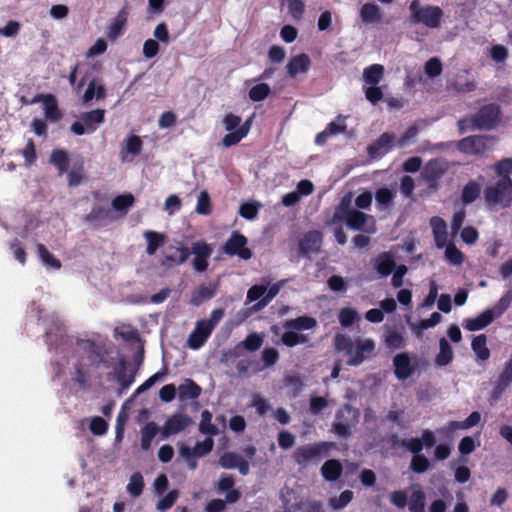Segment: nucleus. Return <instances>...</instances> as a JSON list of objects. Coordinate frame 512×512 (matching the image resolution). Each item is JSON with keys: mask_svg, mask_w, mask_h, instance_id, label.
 Returning <instances> with one entry per match:
<instances>
[{"mask_svg": "<svg viewBox=\"0 0 512 512\" xmlns=\"http://www.w3.org/2000/svg\"><path fill=\"white\" fill-rule=\"evenodd\" d=\"M137 369H128L127 361L124 357L118 359V365L112 372L107 374V379H115L119 384L120 393L126 391L134 383Z\"/></svg>", "mask_w": 512, "mask_h": 512, "instance_id": "4468645a", "label": "nucleus"}, {"mask_svg": "<svg viewBox=\"0 0 512 512\" xmlns=\"http://www.w3.org/2000/svg\"><path fill=\"white\" fill-rule=\"evenodd\" d=\"M219 465L224 469L237 468L241 475L249 474L250 466L247 460L234 452H225L219 458Z\"/></svg>", "mask_w": 512, "mask_h": 512, "instance_id": "aec40b11", "label": "nucleus"}, {"mask_svg": "<svg viewBox=\"0 0 512 512\" xmlns=\"http://www.w3.org/2000/svg\"><path fill=\"white\" fill-rule=\"evenodd\" d=\"M211 326L206 324L203 320L197 322L195 329L188 337V346L197 350L201 348L212 333Z\"/></svg>", "mask_w": 512, "mask_h": 512, "instance_id": "412c9836", "label": "nucleus"}, {"mask_svg": "<svg viewBox=\"0 0 512 512\" xmlns=\"http://www.w3.org/2000/svg\"><path fill=\"white\" fill-rule=\"evenodd\" d=\"M481 420V414L473 411L464 421H451L448 424V430L454 432L459 429H468L477 425Z\"/></svg>", "mask_w": 512, "mask_h": 512, "instance_id": "4c0bfd02", "label": "nucleus"}, {"mask_svg": "<svg viewBox=\"0 0 512 512\" xmlns=\"http://www.w3.org/2000/svg\"><path fill=\"white\" fill-rule=\"evenodd\" d=\"M288 10L293 19L300 20L305 11V4L302 0H287Z\"/></svg>", "mask_w": 512, "mask_h": 512, "instance_id": "69168bd1", "label": "nucleus"}, {"mask_svg": "<svg viewBox=\"0 0 512 512\" xmlns=\"http://www.w3.org/2000/svg\"><path fill=\"white\" fill-rule=\"evenodd\" d=\"M247 238L238 231H233L229 239L222 248V252L229 256H251V251L247 247Z\"/></svg>", "mask_w": 512, "mask_h": 512, "instance_id": "f3484780", "label": "nucleus"}, {"mask_svg": "<svg viewBox=\"0 0 512 512\" xmlns=\"http://www.w3.org/2000/svg\"><path fill=\"white\" fill-rule=\"evenodd\" d=\"M371 203L372 193L363 192L356 197L355 205L357 208H354L352 206V195L349 193L341 198L328 224L344 223L351 230L374 234L377 230L374 216L359 210L368 209Z\"/></svg>", "mask_w": 512, "mask_h": 512, "instance_id": "f257e3e1", "label": "nucleus"}, {"mask_svg": "<svg viewBox=\"0 0 512 512\" xmlns=\"http://www.w3.org/2000/svg\"><path fill=\"white\" fill-rule=\"evenodd\" d=\"M196 212L201 215H209L211 213V201L207 191H202L197 199Z\"/></svg>", "mask_w": 512, "mask_h": 512, "instance_id": "6e6d98bb", "label": "nucleus"}, {"mask_svg": "<svg viewBox=\"0 0 512 512\" xmlns=\"http://www.w3.org/2000/svg\"><path fill=\"white\" fill-rule=\"evenodd\" d=\"M106 96V89L99 79H93L89 82L85 93L82 96L83 104H89L94 98L96 100L104 99Z\"/></svg>", "mask_w": 512, "mask_h": 512, "instance_id": "393cba45", "label": "nucleus"}, {"mask_svg": "<svg viewBox=\"0 0 512 512\" xmlns=\"http://www.w3.org/2000/svg\"><path fill=\"white\" fill-rule=\"evenodd\" d=\"M142 140L140 137L136 135H130L125 139V146L120 152V157L122 162H125L127 160V157L129 155L131 156H137L140 154L142 150Z\"/></svg>", "mask_w": 512, "mask_h": 512, "instance_id": "c85d7f7f", "label": "nucleus"}, {"mask_svg": "<svg viewBox=\"0 0 512 512\" xmlns=\"http://www.w3.org/2000/svg\"><path fill=\"white\" fill-rule=\"evenodd\" d=\"M512 384V355L505 362L502 372L499 374L495 385L491 391V399L493 401H498L503 393L510 387Z\"/></svg>", "mask_w": 512, "mask_h": 512, "instance_id": "a211bd4d", "label": "nucleus"}, {"mask_svg": "<svg viewBox=\"0 0 512 512\" xmlns=\"http://www.w3.org/2000/svg\"><path fill=\"white\" fill-rule=\"evenodd\" d=\"M501 120L500 106L494 103L484 105L476 114L459 121V128L464 132L467 128L472 130H491Z\"/></svg>", "mask_w": 512, "mask_h": 512, "instance_id": "20e7f679", "label": "nucleus"}, {"mask_svg": "<svg viewBox=\"0 0 512 512\" xmlns=\"http://www.w3.org/2000/svg\"><path fill=\"white\" fill-rule=\"evenodd\" d=\"M78 346L82 351L77 362L74 364L72 380L82 389L90 386L89 367L98 368L100 365L109 367L108 361L104 358L102 347L93 340H79Z\"/></svg>", "mask_w": 512, "mask_h": 512, "instance_id": "f03ea898", "label": "nucleus"}, {"mask_svg": "<svg viewBox=\"0 0 512 512\" xmlns=\"http://www.w3.org/2000/svg\"><path fill=\"white\" fill-rule=\"evenodd\" d=\"M425 74L430 78H435L442 73V63L439 58H430L424 65Z\"/></svg>", "mask_w": 512, "mask_h": 512, "instance_id": "4d7b16f0", "label": "nucleus"}, {"mask_svg": "<svg viewBox=\"0 0 512 512\" xmlns=\"http://www.w3.org/2000/svg\"><path fill=\"white\" fill-rule=\"evenodd\" d=\"M179 497V491L177 489L170 490L166 496L160 499L157 503V509L161 512H165L170 509Z\"/></svg>", "mask_w": 512, "mask_h": 512, "instance_id": "864d4df0", "label": "nucleus"}, {"mask_svg": "<svg viewBox=\"0 0 512 512\" xmlns=\"http://www.w3.org/2000/svg\"><path fill=\"white\" fill-rule=\"evenodd\" d=\"M496 174L501 178H510L512 173V157L497 162L494 166Z\"/></svg>", "mask_w": 512, "mask_h": 512, "instance_id": "e2e57ef3", "label": "nucleus"}, {"mask_svg": "<svg viewBox=\"0 0 512 512\" xmlns=\"http://www.w3.org/2000/svg\"><path fill=\"white\" fill-rule=\"evenodd\" d=\"M384 71V66L381 64H373L363 70L362 79L365 97L372 104L378 103L383 98L382 88L378 84L384 77Z\"/></svg>", "mask_w": 512, "mask_h": 512, "instance_id": "6e6552de", "label": "nucleus"}, {"mask_svg": "<svg viewBox=\"0 0 512 512\" xmlns=\"http://www.w3.org/2000/svg\"><path fill=\"white\" fill-rule=\"evenodd\" d=\"M430 226L438 248H445L444 256H462L461 252L452 244L448 243L446 222L438 216L430 219Z\"/></svg>", "mask_w": 512, "mask_h": 512, "instance_id": "ddd939ff", "label": "nucleus"}, {"mask_svg": "<svg viewBox=\"0 0 512 512\" xmlns=\"http://www.w3.org/2000/svg\"><path fill=\"white\" fill-rule=\"evenodd\" d=\"M199 431L206 435H217L218 428L212 424V414L209 410H204L201 413V421L199 424Z\"/></svg>", "mask_w": 512, "mask_h": 512, "instance_id": "37998d69", "label": "nucleus"}, {"mask_svg": "<svg viewBox=\"0 0 512 512\" xmlns=\"http://www.w3.org/2000/svg\"><path fill=\"white\" fill-rule=\"evenodd\" d=\"M343 467L339 460L330 459L324 462L321 467V474L327 481H336L342 474Z\"/></svg>", "mask_w": 512, "mask_h": 512, "instance_id": "7c9ffc66", "label": "nucleus"}, {"mask_svg": "<svg viewBox=\"0 0 512 512\" xmlns=\"http://www.w3.org/2000/svg\"><path fill=\"white\" fill-rule=\"evenodd\" d=\"M263 343V338L256 332L250 333L237 347L242 346L246 350L253 352L258 350Z\"/></svg>", "mask_w": 512, "mask_h": 512, "instance_id": "8fccbe9b", "label": "nucleus"}, {"mask_svg": "<svg viewBox=\"0 0 512 512\" xmlns=\"http://www.w3.org/2000/svg\"><path fill=\"white\" fill-rule=\"evenodd\" d=\"M41 102L43 105V114L46 121L56 123L62 118V112L58 107L57 99L52 94H37L31 103Z\"/></svg>", "mask_w": 512, "mask_h": 512, "instance_id": "2eb2a0df", "label": "nucleus"}, {"mask_svg": "<svg viewBox=\"0 0 512 512\" xmlns=\"http://www.w3.org/2000/svg\"><path fill=\"white\" fill-rule=\"evenodd\" d=\"M180 456L186 461L187 466L190 470H195L198 466L197 459L199 458L191 447L182 445L179 448Z\"/></svg>", "mask_w": 512, "mask_h": 512, "instance_id": "603ef678", "label": "nucleus"}, {"mask_svg": "<svg viewBox=\"0 0 512 512\" xmlns=\"http://www.w3.org/2000/svg\"><path fill=\"white\" fill-rule=\"evenodd\" d=\"M322 243V234L318 231H310L305 234L300 243L301 251L307 253H317Z\"/></svg>", "mask_w": 512, "mask_h": 512, "instance_id": "bb28decb", "label": "nucleus"}, {"mask_svg": "<svg viewBox=\"0 0 512 512\" xmlns=\"http://www.w3.org/2000/svg\"><path fill=\"white\" fill-rule=\"evenodd\" d=\"M379 259H380V261H378L375 265L377 272L381 276H388V275L392 274V272L394 271L395 266H396V263H395L396 258H379Z\"/></svg>", "mask_w": 512, "mask_h": 512, "instance_id": "13d9d810", "label": "nucleus"}, {"mask_svg": "<svg viewBox=\"0 0 512 512\" xmlns=\"http://www.w3.org/2000/svg\"><path fill=\"white\" fill-rule=\"evenodd\" d=\"M410 21L414 24H423L429 28H438L441 24L443 11L438 6H421L418 0L409 5Z\"/></svg>", "mask_w": 512, "mask_h": 512, "instance_id": "1a4fd4ad", "label": "nucleus"}, {"mask_svg": "<svg viewBox=\"0 0 512 512\" xmlns=\"http://www.w3.org/2000/svg\"><path fill=\"white\" fill-rule=\"evenodd\" d=\"M395 137L390 133H383L378 140L368 147L371 157H378L386 154L394 146Z\"/></svg>", "mask_w": 512, "mask_h": 512, "instance_id": "5701e85b", "label": "nucleus"}, {"mask_svg": "<svg viewBox=\"0 0 512 512\" xmlns=\"http://www.w3.org/2000/svg\"><path fill=\"white\" fill-rule=\"evenodd\" d=\"M192 419L186 414L175 413L170 416L161 428V435L163 439L168 438L171 435L178 434L184 431L187 427L192 424Z\"/></svg>", "mask_w": 512, "mask_h": 512, "instance_id": "dca6fc26", "label": "nucleus"}, {"mask_svg": "<svg viewBox=\"0 0 512 512\" xmlns=\"http://www.w3.org/2000/svg\"><path fill=\"white\" fill-rule=\"evenodd\" d=\"M143 236L147 242L146 252L153 255L159 247H162L166 242V236L156 231H145Z\"/></svg>", "mask_w": 512, "mask_h": 512, "instance_id": "72a5a7b5", "label": "nucleus"}, {"mask_svg": "<svg viewBox=\"0 0 512 512\" xmlns=\"http://www.w3.org/2000/svg\"><path fill=\"white\" fill-rule=\"evenodd\" d=\"M50 163L53 164L63 174L67 171L69 166V157L65 150L55 149L52 151L50 156Z\"/></svg>", "mask_w": 512, "mask_h": 512, "instance_id": "ea45409f", "label": "nucleus"}, {"mask_svg": "<svg viewBox=\"0 0 512 512\" xmlns=\"http://www.w3.org/2000/svg\"><path fill=\"white\" fill-rule=\"evenodd\" d=\"M270 86L266 83H260L253 86L249 91V97L251 100L259 102L264 100L270 94Z\"/></svg>", "mask_w": 512, "mask_h": 512, "instance_id": "3c124183", "label": "nucleus"}, {"mask_svg": "<svg viewBox=\"0 0 512 512\" xmlns=\"http://www.w3.org/2000/svg\"><path fill=\"white\" fill-rule=\"evenodd\" d=\"M316 325V319L310 316H299L294 319L286 320L283 323V327L287 329V331L281 336L282 344L287 347H294L306 343L308 337L304 334L297 333V331L310 330Z\"/></svg>", "mask_w": 512, "mask_h": 512, "instance_id": "423d86ee", "label": "nucleus"}, {"mask_svg": "<svg viewBox=\"0 0 512 512\" xmlns=\"http://www.w3.org/2000/svg\"><path fill=\"white\" fill-rule=\"evenodd\" d=\"M161 433V429L154 421L146 423L140 430L141 440L140 446L144 451H148L151 448L152 441L158 433Z\"/></svg>", "mask_w": 512, "mask_h": 512, "instance_id": "cd10ccee", "label": "nucleus"}, {"mask_svg": "<svg viewBox=\"0 0 512 512\" xmlns=\"http://www.w3.org/2000/svg\"><path fill=\"white\" fill-rule=\"evenodd\" d=\"M484 199L490 209L509 207L512 204L511 178H500L494 185L486 187Z\"/></svg>", "mask_w": 512, "mask_h": 512, "instance_id": "0eeeda50", "label": "nucleus"}, {"mask_svg": "<svg viewBox=\"0 0 512 512\" xmlns=\"http://www.w3.org/2000/svg\"><path fill=\"white\" fill-rule=\"evenodd\" d=\"M134 204V197L131 194L119 195L112 201V207L116 211L126 213Z\"/></svg>", "mask_w": 512, "mask_h": 512, "instance_id": "09e8293b", "label": "nucleus"}, {"mask_svg": "<svg viewBox=\"0 0 512 512\" xmlns=\"http://www.w3.org/2000/svg\"><path fill=\"white\" fill-rule=\"evenodd\" d=\"M214 289L201 285L196 293L193 294L191 303L195 306L200 305L204 300L214 297Z\"/></svg>", "mask_w": 512, "mask_h": 512, "instance_id": "5fc2aeb1", "label": "nucleus"}, {"mask_svg": "<svg viewBox=\"0 0 512 512\" xmlns=\"http://www.w3.org/2000/svg\"><path fill=\"white\" fill-rule=\"evenodd\" d=\"M481 186L476 181H469L462 190L461 200L464 205L474 202L480 195Z\"/></svg>", "mask_w": 512, "mask_h": 512, "instance_id": "a19ab883", "label": "nucleus"}, {"mask_svg": "<svg viewBox=\"0 0 512 512\" xmlns=\"http://www.w3.org/2000/svg\"><path fill=\"white\" fill-rule=\"evenodd\" d=\"M512 304V285L511 288L497 301L491 310H494L495 317H500Z\"/></svg>", "mask_w": 512, "mask_h": 512, "instance_id": "de8ad7c7", "label": "nucleus"}, {"mask_svg": "<svg viewBox=\"0 0 512 512\" xmlns=\"http://www.w3.org/2000/svg\"><path fill=\"white\" fill-rule=\"evenodd\" d=\"M261 359L265 367H271L277 363L279 359V353L275 348H264L261 353Z\"/></svg>", "mask_w": 512, "mask_h": 512, "instance_id": "338daca9", "label": "nucleus"}, {"mask_svg": "<svg viewBox=\"0 0 512 512\" xmlns=\"http://www.w3.org/2000/svg\"><path fill=\"white\" fill-rule=\"evenodd\" d=\"M410 512H425V496L421 491H415L412 494L409 504Z\"/></svg>", "mask_w": 512, "mask_h": 512, "instance_id": "052dcab7", "label": "nucleus"}, {"mask_svg": "<svg viewBox=\"0 0 512 512\" xmlns=\"http://www.w3.org/2000/svg\"><path fill=\"white\" fill-rule=\"evenodd\" d=\"M396 193L386 187L378 189L375 193V201L379 209L384 210L393 204Z\"/></svg>", "mask_w": 512, "mask_h": 512, "instance_id": "58836bf2", "label": "nucleus"}, {"mask_svg": "<svg viewBox=\"0 0 512 512\" xmlns=\"http://www.w3.org/2000/svg\"><path fill=\"white\" fill-rule=\"evenodd\" d=\"M333 447L334 443L325 441L301 445L294 450L292 458L297 465L306 468L328 457Z\"/></svg>", "mask_w": 512, "mask_h": 512, "instance_id": "39448f33", "label": "nucleus"}, {"mask_svg": "<svg viewBox=\"0 0 512 512\" xmlns=\"http://www.w3.org/2000/svg\"><path fill=\"white\" fill-rule=\"evenodd\" d=\"M246 136H247V128L239 127L235 131H230V133L226 134L222 139V144L224 147L228 148V147L238 144Z\"/></svg>", "mask_w": 512, "mask_h": 512, "instance_id": "c03bdc74", "label": "nucleus"}, {"mask_svg": "<svg viewBox=\"0 0 512 512\" xmlns=\"http://www.w3.org/2000/svg\"><path fill=\"white\" fill-rule=\"evenodd\" d=\"M309 404L310 412L317 415L328 406V400L322 396H311Z\"/></svg>", "mask_w": 512, "mask_h": 512, "instance_id": "774afa93", "label": "nucleus"}, {"mask_svg": "<svg viewBox=\"0 0 512 512\" xmlns=\"http://www.w3.org/2000/svg\"><path fill=\"white\" fill-rule=\"evenodd\" d=\"M105 110L95 109L84 112L80 116V121H75L71 125V131L75 135H83L85 133H92L104 122Z\"/></svg>", "mask_w": 512, "mask_h": 512, "instance_id": "f8f14e48", "label": "nucleus"}, {"mask_svg": "<svg viewBox=\"0 0 512 512\" xmlns=\"http://www.w3.org/2000/svg\"><path fill=\"white\" fill-rule=\"evenodd\" d=\"M453 349L445 338L439 340V352L435 357V364L439 367L449 365L453 360Z\"/></svg>", "mask_w": 512, "mask_h": 512, "instance_id": "473e14b6", "label": "nucleus"}, {"mask_svg": "<svg viewBox=\"0 0 512 512\" xmlns=\"http://www.w3.org/2000/svg\"><path fill=\"white\" fill-rule=\"evenodd\" d=\"M89 428L93 435L101 436L107 432L108 423L102 417L96 416L91 419Z\"/></svg>", "mask_w": 512, "mask_h": 512, "instance_id": "680f3d73", "label": "nucleus"}, {"mask_svg": "<svg viewBox=\"0 0 512 512\" xmlns=\"http://www.w3.org/2000/svg\"><path fill=\"white\" fill-rule=\"evenodd\" d=\"M128 13L125 9H121L117 16L113 19L108 27L107 36L111 40L117 39L123 32L127 22Z\"/></svg>", "mask_w": 512, "mask_h": 512, "instance_id": "2f4dec72", "label": "nucleus"}, {"mask_svg": "<svg viewBox=\"0 0 512 512\" xmlns=\"http://www.w3.org/2000/svg\"><path fill=\"white\" fill-rule=\"evenodd\" d=\"M201 387L192 379H186L178 387V397L181 401L194 400L201 395Z\"/></svg>", "mask_w": 512, "mask_h": 512, "instance_id": "a878e982", "label": "nucleus"}, {"mask_svg": "<svg viewBox=\"0 0 512 512\" xmlns=\"http://www.w3.org/2000/svg\"><path fill=\"white\" fill-rule=\"evenodd\" d=\"M394 375L398 380H406L416 371L408 352H401L393 357Z\"/></svg>", "mask_w": 512, "mask_h": 512, "instance_id": "6ab92c4d", "label": "nucleus"}, {"mask_svg": "<svg viewBox=\"0 0 512 512\" xmlns=\"http://www.w3.org/2000/svg\"><path fill=\"white\" fill-rule=\"evenodd\" d=\"M495 319L494 310H485L475 318H467L463 322V327L468 331L482 330L490 325Z\"/></svg>", "mask_w": 512, "mask_h": 512, "instance_id": "4be33fe9", "label": "nucleus"}, {"mask_svg": "<svg viewBox=\"0 0 512 512\" xmlns=\"http://www.w3.org/2000/svg\"><path fill=\"white\" fill-rule=\"evenodd\" d=\"M430 468V461L424 454L413 455L410 469L417 474H422Z\"/></svg>", "mask_w": 512, "mask_h": 512, "instance_id": "a18cd8bd", "label": "nucleus"}, {"mask_svg": "<svg viewBox=\"0 0 512 512\" xmlns=\"http://www.w3.org/2000/svg\"><path fill=\"white\" fill-rule=\"evenodd\" d=\"M353 499V492L351 490H345L340 493L337 498L331 499V506L335 509H342L347 506Z\"/></svg>", "mask_w": 512, "mask_h": 512, "instance_id": "0e129e2a", "label": "nucleus"}, {"mask_svg": "<svg viewBox=\"0 0 512 512\" xmlns=\"http://www.w3.org/2000/svg\"><path fill=\"white\" fill-rule=\"evenodd\" d=\"M311 65L309 56L305 53L292 57L286 65L287 73L290 77H295L300 73H306Z\"/></svg>", "mask_w": 512, "mask_h": 512, "instance_id": "b1692460", "label": "nucleus"}, {"mask_svg": "<svg viewBox=\"0 0 512 512\" xmlns=\"http://www.w3.org/2000/svg\"><path fill=\"white\" fill-rule=\"evenodd\" d=\"M445 172V168L442 163L438 160L429 161L422 171V177L428 181H436L442 177Z\"/></svg>", "mask_w": 512, "mask_h": 512, "instance_id": "e433bc0d", "label": "nucleus"}, {"mask_svg": "<svg viewBox=\"0 0 512 512\" xmlns=\"http://www.w3.org/2000/svg\"><path fill=\"white\" fill-rule=\"evenodd\" d=\"M335 349L348 356L347 364L358 366L375 352L376 344L371 338H358L353 341L349 336L337 334L334 338Z\"/></svg>", "mask_w": 512, "mask_h": 512, "instance_id": "7ed1b4c3", "label": "nucleus"}, {"mask_svg": "<svg viewBox=\"0 0 512 512\" xmlns=\"http://www.w3.org/2000/svg\"><path fill=\"white\" fill-rule=\"evenodd\" d=\"M144 486L142 474L140 472H134L129 479L126 489L131 496L139 497L143 493Z\"/></svg>", "mask_w": 512, "mask_h": 512, "instance_id": "79ce46f5", "label": "nucleus"}, {"mask_svg": "<svg viewBox=\"0 0 512 512\" xmlns=\"http://www.w3.org/2000/svg\"><path fill=\"white\" fill-rule=\"evenodd\" d=\"M359 318L357 311L353 308H342L338 315L339 323L342 327H350Z\"/></svg>", "mask_w": 512, "mask_h": 512, "instance_id": "49530a36", "label": "nucleus"}, {"mask_svg": "<svg viewBox=\"0 0 512 512\" xmlns=\"http://www.w3.org/2000/svg\"><path fill=\"white\" fill-rule=\"evenodd\" d=\"M471 348L478 360L487 361L490 357V350L487 347V337L485 334L475 336L471 343Z\"/></svg>", "mask_w": 512, "mask_h": 512, "instance_id": "f704fd0d", "label": "nucleus"}, {"mask_svg": "<svg viewBox=\"0 0 512 512\" xmlns=\"http://www.w3.org/2000/svg\"><path fill=\"white\" fill-rule=\"evenodd\" d=\"M496 138L489 135H473L463 138L457 143L460 152L471 155H480L492 149Z\"/></svg>", "mask_w": 512, "mask_h": 512, "instance_id": "9d476101", "label": "nucleus"}, {"mask_svg": "<svg viewBox=\"0 0 512 512\" xmlns=\"http://www.w3.org/2000/svg\"><path fill=\"white\" fill-rule=\"evenodd\" d=\"M357 420L358 411L350 404H345L336 412L332 430L336 435L346 438L351 435V428Z\"/></svg>", "mask_w": 512, "mask_h": 512, "instance_id": "9b49d317", "label": "nucleus"}, {"mask_svg": "<svg viewBox=\"0 0 512 512\" xmlns=\"http://www.w3.org/2000/svg\"><path fill=\"white\" fill-rule=\"evenodd\" d=\"M384 343L389 349H401L405 347V339L401 332L387 327L384 331Z\"/></svg>", "mask_w": 512, "mask_h": 512, "instance_id": "c9c22d12", "label": "nucleus"}, {"mask_svg": "<svg viewBox=\"0 0 512 512\" xmlns=\"http://www.w3.org/2000/svg\"><path fill=\"white\" fill-rule=\"evenodd\" d=\"M360 18L365 24H374L381 21V9L374 3H366L360 9Z\"/></svg>", "mask_w": 512, "mask_h": 512, "instance_id": "c756f323", "label": "nucleus"}, {"mask_svg": "<svg viewBox=\"0 0 512 512\" xmlns=\"http://www.w3.org/2000/svg\"><path fill=\"white\" fill-rule=\"evenodd\" d=\"M401 447L405 448L407 451L411 452L413 455L422 454L421 451L424 448L422 440L417 437L403 439L401 442Z\"/></svg>", "mask_w": 512, "mask_h": 512, "instance_id": "bf43d9fd", "label": "nucleus"}]
</instances>
